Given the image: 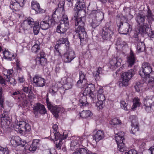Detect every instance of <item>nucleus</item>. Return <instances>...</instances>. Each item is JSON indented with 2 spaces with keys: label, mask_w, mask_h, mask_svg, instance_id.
I'll return each instance as SVG.
<instances>
[{
  "label": "nucleus",
  "mask_w": 154,
  "mask_h": 154,
  "mask_svg": "<svg viewBox=\"0 0 154 154\" xmlns=\"http://www.w3.org/2000/svg\"><path fill=\"white\" fill-rule=\"evenodd\" d=\"M81 12L80 11L75 13L74 18H72V20L74 19L75 20V32L81 41L87 37L86 33L84 28L85 18L84 17L81 16V13L80 12Z\"/></svg>",
  "instance_id": "nucleus-1"
},
{
  "label": "nucleus",
  "mask_w": 154,
  "mask_h": 154,
  "mask_svg": "<svg viewBox=\"0 0 154 154\" xmlns=\"http://www.w3.org/2000/svg\"><path fill=\"white\" fill-rule=\"evenodd\" d=\"M89 17L92 20L91 26L95 28L101 23L104 18V14L100 9L93 10L90 14Z\"/></svg>",
  "instance_id": "nucleus-2"
},
{
  "label": "nucleus",
  "mask_w": 154,
  "mask_h": 154,
  "mask_svg": "<svg viewBox=\"0 0 154 154\" xmlns=\"http://www.w3.org/2000/svg\"><path fill=\"white\" fill-rule=\"evenodd\" d=\"M63 16L62 19L60 21V23L57 26L56 32L60 33L63 34V36L66 34L65 33L69 27V23L67 16L64 14L63 11Z\"/></svg>",
  "instance_id": "nucleus-3"
},
{
  "label": "nucleus",
  "mask_w": 154,
  "mask_h": 154,
  "mask_svg": "<svg viewBox=\"0 0 154 154\" xmlns=\"http://www.w3.org/2000/svg\"><path fill=\"white\" fill-rule=\"evenodd\" d=\"M134 75V72L132 69L123 73L121 75L122 81L119 82L120 87H126L128 85L130 81Z\"/></svg>",
  "instance_id": "nucleus-4"
},
{
  "label": "nucleus",
  "mask_w": 154,
  "mask_h": 154,
  "mask_svg": "<svg viewBox=\"0 0 154 154\" xmlns=\"http://www.w3.org/2000/svg\"><path fill=\"white\" fill-rule=\"evenodd\" d=\"M124 18L122 17L118 18L117 23L119 27V30L121 32L122 34H126L131 30V26L128 23H125L123 25L122 21Z\"/></svg>",
  "instance_id": "nucleus-5"
},
{
  "label": "nucleus",
  "mask_w": 154,
  "mask_h": 154,
  "mask_svg": "<svg viewBox=\"0 0 154 154\" xmlns=\"http://www.w3.org/2000/svg\"><path fill=\"white\" fill-rule=\"evenodd\" d=\"M35 23L34 20L32 18L29 17L26 19L23 23L20 25V27L19 32H22L23 31L25 32L29 28H32Z\"/></svg>",
  "instance_id": "nucleus-6"
},
{
  "label": "nucleus",
  "mask_w": 154,
  "mask_h": 154,
  "mask_svg": "<svg viewBox=\"0 0 154 154\" xmlns=\"http://www.w3.org/2000/svg\"><path fill=\"white\" fill-rule=\"evenodd\" d=\"M124 136V132H123L116 134L115 136L118 149L121 152L124 151L125 149V144L123 143V140H125Z\"/></svg>",
  "instance_id": "nucleus-7"
},
{
  "label": "nucleus",
  "mask_w": 154,
  "mask_h": 154,
  "mask_svg": "<svg viewBox=\"0 0 154 154\" xmlns=\"http://www.w3.org/2000/svg\"><path fill=\"white\" fill-rule=\"evenodd\" d=\"M55 21L53 19L48 16H46L40 22V27L43 30H46L54 25Z\"/></svg>",
  "instance_id": "nucleus-8"
},
{
  "label": "nucleus",
  "mask_w": 154,
  "mask_h": 154,
  "mask_svg": "<svg viewBox=\"0 0 154 154\" xmlns=\"http://www.w3.org/2000/svg\"><path fill=\"white\" fill-rule=\"evenodd\" d=\"M63 134V135H61L59 133L57 132L55 133L54 134V139L55 140L54 143L56 149L58 150L61 148L62 140L66 139L68 137L67 134H64V133Z\"/></svg>",
  "instance_id": "nucleus-9"
},
{
  "label": "nucleus",
  "mask_w": 154,
  "mask_h": 154,
  "mask_svg": "<svg viewBox=\"0 0 154 154\" xmlns=\"http://www.w3.org/2000/svg\"><path fill=\"white\" fill-rule=\"evenodd\" d=\"M136 20L139 25V34H140L143 37L144 34V16L139 14L136 17Z\"/></svg>",
  "instance_id": "nucleus-10"
},
{
  "label": "nucleus",
  "mask_w": 154,
  "mask_h": 154,
  "mask_svg": "<svg viewBox=\"0 0 154 154\" xmlns=\"http://www.w3.org/2000/svg\"><path fill=\"white\" fill-rule=\"evenodd\" d=\"M16 128L20 130V133H22L23 131L27 133L31 130L30 125L24 121H20L16 125Z\"/></svg>",
  "instance_id": "nucleus-11"
},
{
  "label": "nucleus",
  "mask_w": 154,
  "mask_h": 154,
  "mask_svg": "<svg viewBox=\"0 0 154 154\" xmlns=\"http://www.w3.org/2000/svg\"><path fill=\"white\" fill-rule=\"evenodd\" d=\"M46 101L48 109L50 110L55 117H58V113L61 110L60 107L57 106H53L49 101L48 98H46Z\"/></svg>",
  "instance_id": "nucleus-12"
},
{
  "label": "nucleus",
  "mask_w": 154,
  "mask_h": 154,
  "mask_svg": "<svg viewBox=\"0 0 154 154\" xmlns=\"http://www.w3.org/2000/svg\"><path fill=\"white\" fill-rule=\"evenodd\" d=\"M113 35V31L111 27H106L103 29L102 37L104 40L109 39L111 38Z\"/></svg>",
  "instance_id": "nucleus-13"
},
{
  "label": "nucleus",
  "mask_w": 154,
  "mask_h": 154,
  "mask_svg": "<svg viewBox=\"0 0 154 154\" xmlns=\"http://www.w3.org/2000/svg\"><path fill=\"white\" fill-rule=\"evenodd\" d=\"M63 56L64 62L66 63H70L76 57L75 53L72 50L66 51Z\"/></svg>",
  "instance_id": "nucleus-14"
},
{
  "label": "nucleus",
  "mask_w": 154,
  "mask_h": 154,
  "mask_svg": "<svg viewBox=\"0 0 154 154\" xmlns=\"http://www.w3.org/2000/svg\"><path fill=\"white\" fill-rule=\"evenodd\" d=\"M33 113L35 115H37L38 113H39L41 115H44L46 113L47 110L43 105L38 103L34 106Z\"/></svg>",
  "instance_id": "nucleus-15"
},
{
  "label": "nucleus",
  "mask_w": 154,
  "mask_h": 154,
  "mask_svg": "<svg viewBox=\"0 0 154 154\" xmlns=\"http://www.w3.org/2000/svg\"><path fill=\"white\" fill-rule=\"evenodd\" d=\"M61 82L63 84V87L66 90L71 88L73 85L72 79L70 78L64 77L62 79Z\"/></svg>",
  "instance_id": "nucleus-16"
},
{
  "label": "nucleus",
  "mask_w": 154,
  "mask_h": 154,
  "mask_svg": "<svg viewBox=\"0 0 154 154\" xmlns=\"http://www.w3.org/2000/svg\"><path fill=\"white\" fill-rule=\"evenodd\" d=\"M83 138L80 137H74L73 140L71 143L70 147L71 149L73 150L76 149L79 146V143H81L83 141Z\"/></svg>",
  "instance_id": "nucleus-17"
},
{
  "label": "nucleus",
  "mask_w": 154,
  "mask_h": 154,
  "mask_svg": "<svg viewBox=\"0 0 154 154\" xmlns=\"http://www.w3.org/2000/svg\"><path fill=\"white\" fill-rule=\"evenodd\" d=\"M33 82L37 87H43L45 85V79L38 75H35L34 77Z\"/></svg>",
  "instance_id": "nucleus-18"
},
{
  "label": "nucleus",
  "mask_w": 154,
  "mask_h": 154,
  "mask_svg": "<svg viewBox=\"0 0 154 154\" xmlns=\"http://www.w3.org/2000/svg\"><path fill=\"white\" fill-rule=\"evenodd\" d=\"M75 7L77 9L74 11L75 13H77L80 11H82L80 13H84L85 11L83 10L85 8V4L84 0H77V1L75 4Z\"/></svg>",
  "instance_id": "nucleus-19"
},
{
  "label": "nucleus",
  "mask_w": 154,
  "mask_h": 154,
  "mask_svg": "<svg viewBox=\"0 0 154 154\" xmlns=\"http://www.w3.org/2000/svg\"><path fill=\"white\" fill-rule=\"evenodd\" d=\"M31 7L37 13H43L45 12V10L40 8V5L36 1H32L31 2Z\"/></svg>",
  "instance_id": "nucleus-20"
},
{
  "label": "nucleus",
  "mask_w": 154,
  "mask_h": 154,
  "mask_svg": "<svg viewBox=\"0 0 154 154\" xmlns=\"http://www.w3.org/2000/svg\"><path fill=\"white\" fill-rule=\"evenodd\" d=\"M10 141L11 144L13 146L23 145L22 143H24V142L21 140V139L18 136H13Z\"/></svg>",
  "instance_id": "nucleus-21"
},
{
  "label": "nucleus",
  "mask_w": 154,
  "mask_h": 154,
  "mask_svg": "<svg viewBox=\"0 0 154 154\" xmlns=\"http://www.w3.org/2000/svg\"><path fill=\"white\" fill-rule=\"evenodd\" d=\"M136 60L135 54L132 50H131L130 55L127 58V62L128 63V66H132L134 65Z\"/></svg>",
  "instance_id": "nucleus-22"
},
{
  "label": "nucleus",
  "mask_w": 154,
  "mask_h": 154,
  "mask_svg": "<svg viewBox=\"0 0 154 154\" xmlns=\"http://www.w3.org/2000/svg\"><path fill=\"white\" fill-rule=\"evenodd\" d=\"M152 5H147L146 14V17H147L148 21L152 20L153 15L152 14Z\"/></svg>",
  "instance_id": "nucleus-23"
},
{
  "label": "nucleus",
  "mask_w": 154,
  "mask_h": 154,
  "mask_svg": "<svg viewBox=\"0 0 154 154\" xmlns=\"http://www.w3.org/2000/svg\"><path fill=\"white\" fill-rule=\"evenodd\" d=\"M22 90L26 94H28V96L29 98H32V97H34V94L31 92L32 87H29L28 85H26L25 84L23 86Z\"/></svg>",
  "instance_id": "nucleus-24"
},
{
  "label": "nucleus",
  "mask_w": 154,
  "mask_h": 154,
  "mask_svg": "<svg viewBox=\"0 0 154 154\" xmlns=\"http://www.w3.org/2000/svg\"><path fill=\"white\" fill-rule=\"evenodd\" d=\"M104 137L103 131L100 130L97 131L96 133L94 135L93 139L96 142H98L103 139Z\"/></svg>",
  "instance_id": "nucleus-25"
},
{
  "label": "nucleus",
  "mask_w": 154,
  "mask_h": 154,
  "mask_svg": "<svg viewBox=\"0 0 154 154\" xmlns=\"http://www.w3.org/2000/svg\"><path fill=\"white\" fill-rule=\"evenodd\" d=\"M122 61V60L121 58L117 57L110 60V64L112 66L118 67L120 66Z\"/></svg>",
  "instance_id": "nucleus-26"
},
{
  "label": "nucleus",
  "mask_w": 154,
  "mask_h": 154,
  "mask_svg": "<svg viewBox=\"0 0 154 154\" xmlns=\"http://www.w3.org/2000/svg\"><path fill=\"white\" fill-rule=\"evenodd\" d=\"M82 94L85 96H88L92 99H93L95 96L91 91L90 88L89 87H87L85 88Z\"/></svg>",
  "instance_id": "nucleus-27"
},
{
  "label": "nucleus",
  "mask_w": 154,
  "mask_h": 154,
  "mask_svg": "<svg viewBox=\"0 0 154 154\" xmlns=\"http://www.w3.org/2000/svg\"><path fill=\"white\" fill-rule=\"evenodd\" d=\"M3 54L5 59L9 60H12L15 58L14 55L13 53L9 51H5L3 52Z\"/></svg>",
  "instance_id": "nucleus-28"
},
{
  "label": "nucleus",
  "mask_w": 154,
  "mask_h": 154,
  "mask_svg": "<svg viewBox=\"0 0 154 154\" xmlns=\"http://www.w3.org/2000/svg\"><path fill=\"white\" fill-rule=\"evenodd\" d=\"M152 71V69L149 64L148 63H145V78L149 77V74Z\"/></svg>",
  "instance_id": "nucleus-29"
},
{
  "label": "nucleus",
  "mask_w": 154,
  "mask_h": 154,
  "mask_svg": "<svg viewBox=\"0 0 154 154\" xmlns=\"http://www.w3.org/2000/svg\"><path fill=\"white\" fill-rule=\"evenodd\" d=\"M1 122L4 121L6 122L7 121H8L10 119L8 112L5 110L3 111V114L1 115Z\"/></svg>",
  "instance_id": "nucleus-30"
},
{
  "label": "nucleus",
  "mask_w": 154,
  "mask_h": 154,
  "mask_svg": "<svg viewBox=\"0 0 154 154\" xmlns=\"http://www.w3.org/2000/svg\"><path fill=\"white\" fill-rule=\"evenodd\" d=\"M80 116L83 118H86L90 117L92 115V113L89 110H84L80 113Z\"/></svg>",
  "instance_id": "nucleus-31"
},
{
  "label": "nucleus",
  "mask_w": 154,
  "mask_h": 154,
  "mask_svg": "<svg viewBox=\"0 0 154 154\" xmlns=\"http://www.w3.org/2000/svg\"><path fill=\"white\" fill-rule=\"evenodd\" d=\"M44 54L43 52L41 53L40 57L36 59V60L38 59V62L42 65H45L46 64L47 60L44 58Z\"/></svg>",
  "instance_id": "nucleus-32"
},
{
  "label": "nucleus",
  "mask_w": 154,
  "mask_h": 154,
  "mask_svg": "<svg viewBox=\"0 0 154 154\" xmlns=\"http://www.w3.org/2000/svg\"><path fill=\"white\" fill-rule=\"evenodd\" d=\"M145 35L150 38H153L154 37V32L150 28L146 27L145 28Z\"/></svg>",
  "instance_id": "nucleus-33"
},
{
  "label": "nucleus",
  "mask_w": 154,
  "mask_h": 154,
  "mask_svg": "<svg viewBox=\"0 0 154 154\" xmlns=\"http://www.w3.org/2000/svg\"><path fill=\"white\" fill-rule=\"evenodd\" d=\"M64 4L62 2V3H60L58 5V8L57 9V10L55 11L52 15V17L53 18L54 17V15L56 14V12H57L58 11H61V14L62 15V16H63V11L64 12V8L63 7Z\"/></svg>",
  "instance_id": "nucleus-34"
},
{
  "label": "nucleus",
  "mask_w": 154,
  "mask_h": 154,
  "mask_svg": "<svg viewBox=\"0 0 154 154\" xmlns=\"http://www.w3.org/2000/svg\"><path fill=\"white\" fill-rule=\"evenodd\" d=\"M5 101V99L4 96L2 88L0 87V106L4 108V104Z\"/></svg>",
  "instance_id": "nucleus-35"
},
{
  "label": "nucleus",
  "mask_w": 154,
  "mask_h": 154,
  "mask_svg": "<svg viewBox=\"0 0 154 154\" xmlns=\"http://www.w3.org/2000/svg\"><path fill=\"white\" fill-rule=\"evenodd\" d=\"M40 43L38 41L36 42V43L32 47V51L33 52L37 53L38 52L40 49Z\"/></svg>",
  "instance_id": "nucleus-36"
},
{
  "label": "nucleus",
  "mask_w": 154,
  "mask_h": 154,
  "mask_svg": "<svg viewBox=\"0 0 154 154\" xmlns=\"http://www.w3.org/2000/svg\"><path fill=\"white\" fill-rule=\"evenodd\" d=\"M129 120L131 122V125H138L137 119L135 116H130L129 117Z\"/></svg>",
  "instance_id": "nucleus-37"
},
{
  "label": "nucleus",
  "mask_w": 154,
  "mask_h": 154,
  "mask_svg": "<svg viewBox=\"0 0 154 154\" xmlns=\"http://www.w3.org/2000/svg\"><path fill=\"white\" fill-rule=\"evenodd\" d=\"M139 98L137 97H135L133 99V103L132 106V109L134 110L140 105V102Z\"/></svg>",
  "instance_id": "nucleus-38"
},
{
  "label": "nucleus",
  "mask_w": 154,
  "mask_h": 154,
  "mask_svg": "<svg viewBox=\"0 0 154 154\" xmlns=\"http://www.w3.org/2000/svg\"><path fill=\"white\" fill-rule=\"evenodd\" d=\"M57 43H58L60 45L61 44H65L66 45V46L69 47V42L67 38H60L57 41Z\"/></svg>",
  "instance_id": "nucleus-39"
},
{
  "label": "nucleus",
  "mask_w": 154,
  "mask_h": 154,
  "mask_svg": "<svg viewBox=\"0 0 154 154\" xmlns=\"http://www.w3.org/2000/svg\"><path fill=\"white\" fill-rule=\"evenodd\" d=\"M143 84V83L140 82H137L136 85L134 86V88L136 91L138 92L142 91Z\"/></svg>",
  "instance_id": "nucleus-40"
},
{
  "label": "nucleus",
  "mask_w": 154,
  "mask_h": 154,
  "mask_svg": "<svg viewBox=\"0 0 154 154\" xmlns=\"http://www.w3.org/2000/svg\"><path fill=\"white\" fill-rule=\"evenodd\" d=\"M79 101L82 106H86L88 104L87 101V97L86 96L83 95L82 96L81 98L79 99Z\"/></svg>",
  "instance_id": "nucleus-41"
},
{
  "label": "nucleus",
  "mask_w": 154,
  "mask_h": 154,
  "mask_svg": "<svg viewBox=\"0 0 154 154\" xmlns=\"http://www.w3.org/2000/svg\"><path fill=\"white\" fill-rule=\"evenodd\" d=\"M149 77V78L148 80L147 86L149 88H150L154 87V77Z\"/></svg>",
  "instance_id": "nucleus-42"
},
{
  "label": "nucleus",
  "mask_w": 154,
  "mask_h": 154,
  "mask_svg": "<svg viewBox=\"0 0 154 154\" xmlns=\"http://www.w3.org/2000/svg\"><path fill=\"white\" fill-rule=\"evenodd\" d=\"M36 147H33L32 145H30L28 144H27L25 146L24 149L25 150L27 151V152H28L29 151H34L36 150Z\"/></svg>",
  "instance_id": "nucleus-43"
},
{
  "label": "nucleus",
  "mask_w": 154,
  "mask_h": 154,
  "mask_svg": "<svg viewBox=\"0 0 154 154\" xmlns=\"http://www.w3.org/2000/svg\"><path fill=\"white\" fill-rule=\"evenodd\" d=\"M121 107L122 108L125 110H128L130 108L129 106H128L125 101H121L120 102Z\"/></svg>",
  "instance_id": "nucleus-44"
},
{
  "label": "nucleus",
  "mask_w": 154,
  "mask_h": 154,
  "mask_svg": "<svg viewBox=\"0 0 154 154\" xmlns=\"http://www.w3.org/2000/svg\"><path fill=\"white\" fill-rule=\"evenodd\" d=\"M109 123L111 125H116L121 123V121L119 119L115 118L112 119L111 121Z\"/></svg>",
  "instance_id": "nucleus-45"
},
{
  "label": "nucleus",
  "mask_w": 154,
  "mask_h": 154,
  "mask_svg": "<svg viewBox=\"0 0 154 154\" xmlns=\"http://www.w3.org/2000/svg\"><path fill=\"white\" fill-rule=\"evenodd\" d=\"M143 45H144V42L143 43V42L137 43V49L138 52L143 51V49L142 50V47H143Z\"/></svg>",
  "instance_id": "nucleus-46"
},
{
  "label": "nucleus",
  "mask_w": 154,
  "mask_h": 154,
  "mask_svg": "<svg viewBox=\"0 0 154 154\" xmlns=\"http://www.w3.org/2000/svg\"><path fill=\"white\" fill-rule=\"evenodd\" d=\"M131 133L134 134L136 132L139 130L138 125H131Z\"/></svg>",
  "instance_id": "nucleus-47"
},
{
  "label": "nucleus",
  "mask_w": 154,
  "mask_h": 154,
  "mask_svg": "<svg viewBox=\"0 0 154 154\" xmlns=\"http://www.w3.org/2000/svg\"><path fill=\"white\" fill-rule=\"evenodd\" d=\"M103 102L98 100L96 104V106L97 107V109L99 110L103 108Z\"/></svg>",
  "instance_id": "nucleus-48"
},
{
  "label": "nucleus",
  "mask_w": 154,
  "mask_h": 154,
  "mask_svg": "<svg viewBox=\"0 0 154 154\" xmlns=\"http://www.w3.org/2000/svg\"><path fill=\"white\" fill-rule=\"evenodd\" d=\"M58 91L57 88L55 86H52L50 88L49 90V92L52 95H54Z\"/></svg>",
  "instance_id": "nucleus-49"
},
{
  "label": "nucleus",
  "mask_w": 154,
  "mask_h": 154,
  "mask_svg": "<svg viewBox=\"0 0 154 154\" xmlns=\"http://www.w3.org/2000/svg\"><path fill=\"white\" fill-rule=\"evenodd\" d=\"M9 152L7 148H4L0 146V154H8Z\"/></svg>",
  "instance_id": "nucleus-50"
},
{
  "label": "nucleus",
  "mask_w": 154,
  "mask_h": 154,
  "mask_svg": "<svg viewBox=\"0 0 154 154\" xmlns=\"http://www.w3.org/2000/svg\"><path fill=\"white\" fill-rule=\"evenodd\" d=\"M98 100L102 102H104L105 100V98L104 94H98L97 95Z\"/></svg>",
  "instance_id": "nucleus-51"
},
{
  "label": "nucleus",
  "mask_w": 154,
  "mask_h": 154,
  "mask_svg": "<svg viewBox=\"0 0 154 154\" xmlns=\"http://www.w3.org/2000/svg\"><path fill=\"white\" fill-rule=\"evenodd\" d=\"M6 80L7 81L10 82L11 84L13 86L15 85L17 83L16 82L15 80V79L13 78L10 77L8 79H6Z\"/></svg>",
  "instance_id": "nucleus-52"
},
{
  "label": "nucleus",
  "mask_w": 154,
  "mask_h": 154,
  "mask_svg": "<svg viewBox=\"0 0 154 154\" xmlns=\"http://www.w3.org/2000/svg\"><path fill=\"white\" fill-rule=\"evenodd\" d=\"M143 65V64L141 68L140 69L139 71V73L140 76L142 78L144 79V70Z\"/></svg>",
  "instance_id": "nucleus-53"
},
{
  "label": "nucleus",
  "mask_w": 154,
  "mask_h": 154,
  "mask_svg": "<svg viewBox=\"0 0 154 154\" xmlns=\"http://www.w3.org/2000/svg\"><path fill=\"white\" fill-rule=\"evenodd\" d=\"M13 72V70L12 69H10L8 70L7 71V74L6 75L4 74V75L6 77V78L5 77H4L5 78L7 79H8L10 77V75H11Z\"/></svg>",
  "instance_id": "nucleus-54"
},
{
  "label": "nucleus",
  "mask_w": 154,
  "mask_h": 154,
  "mask_svg": "<svg viewBox=\"0 0 154 154\" xmlns=\"http://www.w3.org/2000/svg\"><path fill=\"white\" fill-rule=\"evenodd\" d=\"M39 142V140L38 139H35L33 141L32 145L33 147H36V149L37 148Z\"/></svg>",
  "instance_id": "nucleus-55"
},
{
  "label": "nucleus",
  "mask_w": 154,
  "mask_h": 154,
  "mask_svg": "<svg viewBox=\"0 0 154 154\" xmlns=\"http://www.w3.org/2000/svg\"><path fill=\"white\" fill-rule=\"evenodd\" d=\"M79 150L80 154H88V151L85 148H81Z\"/></svg>",
  "instance_id": "nucleus-56"
},
{
  "label": "nucleus",
  "mask_w": 154,
  "mask_h": 154,
  "mask_svg": "<svg viewBox=\"0 0 154 154\" xmlns=\"http://www.w3.org/2000/svg\"><path fill=\"white\" fill-rule=\"evenodd\" d=\"M103 4H106L107 2L111 4H112L115 1V0H98Z\"/></svg>",
  "instance_id": "nucleus-57"
},
{
  "label": "nucleus",
  "mask_w": 154,
  "mask_h": 154,
  "mask_svg": "<svg viewBox=\"0 0 154 154\" xmlns=\"http://www.w3.org/2000/svg\"><path fill=\"white\" fill-rule=\"evenodd\" d=\"M99 73H97L96 72H94L93 73V75L95 80L97 81L99 80L100 79Z\"/></svg>",
  "instance_id": "nucleus-58"
},
{
  "label": "nucleus",
  "mask_w": 154,
  "mask_h": 154,
  "mask_svg": "<svg viewBox=\"0 0 154 154\" xmlns=\"http://www.w3.org/2000/svg\"><path fill=\"white\" fill-rule=\"evenodd\" d=\"M33 30H39V24L38 22L36 21L35 22V23L33 26Z\"/></svg>",
  "instance_id": "nucleus-59"
},
{
  "label": "nucleus",
  "mask_w": 154,
  "mask_h": 154,
  "mask_svg": "<svg viewBox=\"0 0 154 154\" xmlns=\"http://www.w3.org/2000/svg\"><path fill=\"white\" fill-rule=\"evenodd\" d=\"M137 151L133 149H131L127 152H126L125 154H137Z\"/></svg>",
  "instance_id": "nucleus-60"
},
{
  "label": "nucleus",
  "mask_w": 154,
  "mask_h": 154,
  "mask_svg": "<svg viewBox=\"0 0 154 154\" xmlns=\"http://www.w3.org/2000/svg\"><path fill=\"white\" fill-rule=\"evenodd\" d=\"M20 94V93L19 91H17L13 92H12L11 94V96L13 97H16L19 96Z\"/></svg>",
  "instance_id": "nucleus-61"
},
{
  "label": "nucleus",
  "mask_w": 154,
  "mask_h": 154,
  "mask_svg": "<svg viewBox=\"0 0 154 154\" xmlns=\"http://www.w3.org/2000/svg\"><path fill=\"white\" fill-rule=\"evenodd\" d=\"M79 79L83 80L85 79V75L82 72V71L80 72L79 73Z\"/></svg>",
  "instance_id": "nucleus-62"
},
{
  "label": "nucleus",
  "mask_w": 154,
  "mask_h": 154,
  "mask_svg": "<svg viewBox=\"0 0 154 154\" xmlns=\"http://www.w3.org/2000/svg\"><path fill=\"white\" fill-rule=\"evenodd\" d=\"M16 2L21 7H23L24 5V0H15Z\"/></svg>",
  "instance_id": "nucleus-63"
},
{
  "label": "nucleus",
  "mask_w": 154,
  "mask_h": 154,
  "mask_svg": "<svg viewBox=\"0 0 154 154\" xmlns=\"http://www.w3.org/2000/svg\"><path fill=\"white\" fill-rule=\"evenodd\" d=\"M52 128L54 131V135L55 133H59L58 131L57 132L58 127L57 125V124H54L52 126Z\"/></svg>",
  "instance_id": "nucleus-64"
}]
</instances>
